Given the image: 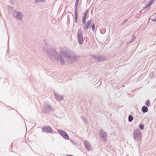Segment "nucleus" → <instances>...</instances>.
Segmentation results:
<instances>
[{
	"mask_svg": "<svg viewBox=\"0 0 156 156\" xmlns=\"http://www.w3.org/2000/svg\"><path fill=\"white\" fill-rule=\"evenodd\" d=\"M45 54L51 59L55 58L58 62L59 61L58 53L54 49L45 46L42 48Z\"/></svg>",
	"mask_w": 156,
	"mask_h": 156,
	"instance_id": "1",
	"label": "nucleus"
},
{
	"mask_svg": "<svg viewBox=\"0 0 156 156\" xmlns=\"http://www.w3.org/2000/svg\"><path fill=\"white\" fill-rule=\"evenodd\" d=\"M133 136L134 140L137 142H140L141 140L142 134L140 131L139 129L134 130L133 133Z\"/></svg>",
	"mask_w": 156,
	"mask_h": 156,
	"instance_id": "2",
	"label": "nucleus"
},
{
	"mask_svg": "<svg viewBox=\"0 0 156 156\" xmlns=\"http://www.w3.org/2000/svg\"><path fill=\"white\" fill-rule=\"evenodd\" d=\"M64 58L67 61L72 63L76 61V57L75 55H71L68 53H66L65 54Z\"/></svg>",
	"mask_w": 156,
	"mask_h": 156,
	"instance_id": "3",
	"label": "nucleus"
},
{
	"mask_svg": "<svg viewBox=\"0 0 156 156\" xmlns=\"http://www.w3.org/2000/svg\"><path fill=\"white\" fill-rule=\"evenodd\" d=\"M77 36L78 43L80 44H82L83 42V38L82 31L80 29H79L78 30L77 32Z\"/></svg>",
	"mask_w": 156,
	"mask_h": 156,
	"instance_id": "4",
	"label": "nucleus"
},
{
	"mask_svg": "<svg viewBox=\"0 0 156 156\" xmlns=\"http://www.w3.org/2000/svg\"><path fill=\"white\" fill-rule=\"evenodd\" d=\"M107 134L106 133L102 130H101L100 132V139L103 141L106 142Z\"/></svg>",
	"mask_w": 156,
	"mask_h": 156,
	"instance_id": "5",
	"label": "nucleus"
},
{
	"mask_svg": "<svg viewBox=\"0 0 156 156\" xmlns=\"http://www.w3.org/2000/svg\"><path fill=\"white\" fill-rule=\"evenodd\" d=\"M92 20H90L87 21V23L86 22L85 23H83V28L85 30H87L92 23Z\"/></svg>",
	"mask_w": 156,
	"mask_h": 156,
	"instance_id": "6",
	"label": "nucleus"
},
{
	"mask_svg": "<svg viewBox=\"0 0 156 156\" xmlns=\"http://www.w3.org/2000/svg\"><path fill=\"white\" fill-rule=\"evenodd\" d=\"M98 61H101L105 59V57L102 56L100 55H93L91 56Z\"/></svg>",
	"mask_w": 156,
	"mask_h": 156,
	"instance_id": "7",
	"label": "nucleus"
},
{
	"mask_svg": "<svg viewBox=\"0 0 156 156\" xmlns=\"http://www.w3.org/2000/svg\"><path fill=\"white\" fill-rule=\"evenodd\" d=\"M53 110V108L51 107L49 105L47 104L45 106L44 112L45 113H48L51 112Z\"/></svg>",
	"mask_w": 156,
	"mask_h": 156,
	"instance_id": "8",
	"label": "nucleus"
},
{
	"mask_svg": "<svg viewBox=\"0 0 156 156\" xmlns=\"http://www.w3.org/2000/svg\"><path fill=\"white\" fill-rule=\"evenodd\" d=\"M15 12L16 13V18L20 20H22L23 17V14L20 12L15 11Z\"/></svg>",
	"mask_w": 156,
	"mask_h": 156,
	"instance_id": "9",
	"label": "nucleus"
},
{
	"mask_svg": "<svg viewBox=\"0 0 156 156\" xmlns=\"http://www.w3.org/2000/svg\"><path fill=\"white\" fill-rule=\"evenodd\" d=\"M42 129L43 131H45V132H48L49 133H53V132H54V130H53L49 126H46L45 128H42Z\"/></svg>",
	"mask_w": 156,
	"mask_h": 156,
	"instance_id": "10",
	"label": "nucleus"
},
{
	"mask_svg": "<svg viewBox=\"0 0 156 156\" xmlns=\"http://www.w3.org/2000/svg\"><path fill=\"white\" fill-rule=\"evenodd\" d=\"M58 133H59L62 136H63V137L65 139H66V140L69 139V137L68 135H67V134L66 133L63 131L62 130H58Z\"/></svg>",
	"mask_w": 156,
	"mask_h": 156,
	"instance_id": "11",
	"label": "nucleus"
},
{
	"mask_svg": "<svg viewBox=\"0 0 156 156\" xmlns=\"http://www.w3.org/2000/svg\"><path fill=\"white\" fill-rule=\"evenodd\" d=\"M54 98L57 100L62 101L63 99V98L62 96L56 93H54Z\"/></svg>",
	"mask_w": 156,
	"mask_h": 156,
	"instance_id": "12",
	"label": "nucleus"
},
{
	"mask_svg": "<svg viewBox=\"0 0 156 156\" xmlns=\"http://www.w3.org/2000/svg\"><path fill=\"white\" fill-rule=\"evenodd\" d=\"M66 48H60V54L59 55H63V56L64 57L65 56V54L66 53H65V52L66 51Z\"/></svg>",
	"mask_w": 156,
	"mask_h": 156,
	"instance_id": "13",
	"label": "nucleus"
},
{
	"mask_svg": "<svg viewBox=\"0 0 156 156\" xmlns=\"http://www.w3.org/2000/svg\"><path fill=\"white\" fill-rule=\"evenodd\" d=\"M84 145L88 151H90L91 150L90 147V144L87 141H84Z\"/></svg>",
	"mask_w": 156,
	"mask_h": 156,
	"instance_id": "14",
	"label": "nucleus"
},
{
	"mask_svg": "<svg viewBox=\"0 0 156 156\" xmlns=\"http://www.w3.org/2000/svg\"><path fill=\"white\" fill-rule=\"evenodd\" d=\"M63 55H59L58 56L61 65H64L65 64V61L63 57Z\"/></svg>",
	"mask_w": 156,
	"mask_h": 156,
	"instance_id": "15",
	"label": "nucleus"
},
{
	"mask_svg": "<svg viewBox=\"0 0 156 156\" xmlns=\"http://www.w3.org/2000/svg\"><path fill=\"white\" fill-rule=\"evenodd\" d=\"M87 11H86L84 12V15L83 16L82 20V23H85L86 22V19L87 18Z\"/></svg>",
	"mask_w": 156,
	"mask_h": 156,
	"instance_id": "16",
	"label": "nucleus"
},
{
	"mask_svg": "<svg viewBox=\"0 0 156 156\" xmlns=\"http://www.w3.org/2000/svg\"><path fill=\"white\" fill-rule=\"evenodd\" d=\"M148 108L146 106H143L142 108V111L143 113H146L148 111Z\"/></svg>",
	"mask_w": 156,
	"mask_h": 156,
	"instance_id": "17",
	"label": "nucleus"
},
{
	"mask_svg": "<svg viewBox=\"0 0 156 156\" xmlns=\"http://www.w3.org/2000/svg\"><path fill=\"white\" fill-rule=\"evenodd\" d=\"M150 19L153 21H156V14H154L150 17Z\"/></svg>",
	"mask_w": 156,
	"mask_h": 156,
	"instance_id": "18",
	"label": "nucleus"
},
{
	"mask_svg": "<svg viewBox=\"0 0 156 156\" xmlns=\"http://www.w3.org/2000/svg\"><path fill=\"white\" fill-rule=\"evenodd\" d=\"M133 118L131 115H129L128 116V121L129 122H131L133 119Z\"/></svg>",
	"mask_w": 156,
	"mask_h": 156,
	"instance_id": "19",
	"label": "nucleus"
},
{
	"mask_svg": "<svg viewBox=\"0 0 156 156\" xmlns=\"http://www.w3.org/2000/svg\"><path fill=\"white\" fill-rule=\"evenodd\" d=\"M145 105L149 107L150 106V102L149 100H147L145 103Z\"/></svg>",
	"mask_w": 156,
	"mask_h": 156,
	"instance_id": "20",
	"label": "nucleus"
},
{
	"mask_svg": "<svg viewBox=\"0 0 156 156\" xmlns=\"http://www.w3.org/2000/svg\"><path fill=\"white\" fill-rule=\"evenodd\" d=\"M91 27H92V30L93 31H94V30L95 29V25L94 23H92V24L91 25Z\"/></svg>",
	"mask_w": 156,
	"mask_h": 156,
	"instance_id": "21",
	"label": "nucleus"
},
{
	"mask_svg": "<svg viewBox=\"0 0 156 156\" xmlns=\"http://www.w3.org/2000/svg\"><path fill=\"white\" fill-rule=\"evenodd\" d=\"M152 5L150 2H148L147 5L145 6L144 8V9H146L148 7L150 6L151 5Z\"/></svg>",
	"mask_w": 156,
	"mask_h": 156,
	"instance_id": "22",
	"label": "nucleus"
},
{
	"mask_svg": "<svg viewBox=\"0 0 156 156\" xmlns=\"http://www.w3.org/2000/svg\"><path fill=\"white\" fill-rule=\"evenodd\" d=\"M75 15H78L77 14V7H75Z\"/></svg>",
	"mask_w": 156,
	"mask_h": 156,
	"instance_id": "23",
	"label": "nucleus"
},
{
	"mask_svg": "<svg viewBox=\"0 0 156 156\" xmlns=\"http://www.w3.org/2000/svg\"><path fill=\"white\" fill-rule=\"evenodd\" d=\"M139 128L141 129L142 130L144 129V125L143 124H140L139 125Z\"/></svg>",
	"mask_w": 156,
	"mask_h": 156,
	"instance_id": "24",
	"label": "nucleus"
},
{
	"mask_svg": "<svg viewBox=\"0 0 156 156\" xmlns=\"http://www.w3.org/2000/svg\"><path fill=\"white\" fill-rule=\"evenodd\" d=\"M79 0H76L75 4V7H77Z\"/></svg>",
	"mask_w": 156,
	"mask_h": 156,
	"instance_id": "25",
	"label": "nucleus"
},
{
	"mask_svg": "<svg viewBox=\"0 0 156 156\" xmlns=\"http://www.w3.org/2000/svg\"><path fill=\"white\" fill-rule=\"evenodd\" d=\"M75 22L76 23H77V22L78 15H75Z\"/></svg>",
	"mask_w": 156,
	"mask_h": 156,
	"instance_id": "26",
	"label": "nucleus"
},
{
	"mask_svg": "<svg viewBox=\"0 0 156 156\" xmlns=\"http://www.w3.org/2000/svg\"><path fill=\"white\" fill-rule=\"evenodd\" d=\"M81 118L83 119V120H85V119H86V118L85 117H84V116H81Z\"/></svg>",
	"mask_w": 156,
	"mask_h": 156,
	"instance_id": "27",
	"label": "nucleus"
},
{
	"mask_svg": "<svg viewBox=\"0 0 156 156\" xmlns=\"http://www.w3.org/2000/svg\"><path fill=\"white\" fill-rule=\"evenodd\" d=\"M83 122H84V123L85 124H87V120H86V119H85V120H83Z\"/></svg>",
	"mask_w": 156,
	"mask_h": 156,
	"instance_id": "28",
	"label": "nucleus"
},
{
	"mask_svg": "<svg viewBox=\"0 0 156 156\" xmlns=\"http://www.w3.org/2000/svg\"><path fill=\"white\" fill-rule=\"evenodd\" d=\"M155 0H151V1L153 3L155 2Z\"/></svg>",
	"mask_w": 156,
	"mask_h": 156,
	"instance_id": "29",
	"label": "nucleus"
},
{
	"mask_svg": "<svg viewBox=\"0 0 156 156\" xmlns=\"http://www.w3.org/2000/svg\"><path fill=\"white\" fill-rule=\"evenodd\" d=\"M40 1V0H36V2H38L39 1Z\"/></svg>",
	"mask_w": 156,
	"mask_h": 156,
	"instance_id": "30",
	"label": "nucleus"
},
{
	"mask_svg": "<svg viewBox=\"0 0 156 156\" xmlns=\"http://www.w3.org/2000/svg\"><path fill=\"white\" fill-rule=\"evenodd\" d=\"M150 2L151 4H152L153 3L151 1Z\"/></svg>",
	"mask_w": 156,
	"mask_h": 156,
	"instance_id": "31",
	"label": "nucleus"
},
{
	"mask_svg": "<svg viewBox=\"0 0 156 156\" xmlns=\"http://www.w3.org/2000/svg\"><path fill=\"white\" fill-rule=\"evenodd\" d=\"M150 9V7L149 8V9H148V10H149Z\"/></svg>",
	"mask_w": 156,
	"mask_h": 156,
	"instance_id": "32",
	"label": "nucleus"
}]
</instances>
